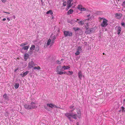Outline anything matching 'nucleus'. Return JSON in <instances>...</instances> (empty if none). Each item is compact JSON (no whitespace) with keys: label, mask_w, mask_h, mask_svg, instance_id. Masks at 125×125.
I'll list each match as a JSON object with an SVG mask.
<instances>
[{"label":"nucleus","mask_w":125,"mask_h":125,"mask_svg":"<svg viewBox=\"0 0 125 125\" xmlns=\"http://www.w3.org/2000/svg\"><path fill=\"white\" fill-rule=\"evenodd\" d=\"M75 109V108H73V109L69 111V113H66L65 114V115L67 117L70 121L73 122V119L72 118L76 119L78 116L76 114L73 113V112Z\"/></svg>","instance_id":"1"},{"label":"nucleus","mask_w":125,"mask_h":125,"mask_svg":"<svg viewBox=\"0 0 125 125\" xmlns=\"http://www.w3.org/2000/svg\"><path fill=\"white\" fill-rule=\"evenodd\" d=\"M36 102H31V105H28L27 104H25L24 105V106L25 109L29 110L33 109L36 108L37 106L35 105H33V104H37Z\"/></svg>","instance_id":"2"},{"label":"nucleus","mask_w":125,"mask_h":125,"mask_svg":"<svg viewBox=\"0 0 125 125\" xmlns=\"http://www.w3.org/2000/svg\"><path fill=\"white\" fill-rule=\"evenodd\" d=\"M49 107L51 108H57L58 107L56 105L52 104H47V106L44 105V107L48 111H49V109L47 107Z\"/></svg>","instance_id":"3"},{"label":"nucleus","mask_w":125,"mask_h":125,"mask_svg":"<svg viewBox=\"0 0 125 125\" xmlns=\"http://www.w3.org/2000/svg\"><path fill=\"white\" fill-rule=\"evenodd\" d=\"M94 31V29L93 28L89 29V27H86V31H85V33L86 34H89L92 33Z\"/></svg>","instance_id":"4"},{"label":"nucleus","mask_w":125,"mask_h":125,"mask_svg":"<svg viewBox=\"0 0 125 125\" xmlns=\"http://www.w3.org/2000/svg\"><path fill=\"white\" fill-rule=\"evenodd\" d=\"M64 34L65 37L72 36V33L71 32L64 31Z\"/></svg>","instance_id":"5"},{"label":"nucleus","mask_w":125,"mask_h":125,"mask_svg":"<svg viewBox=\"0 0 125 125\" xmlns=\"http://www.w3.org/2000/svg\"><path fill=\"white\" fill-rule=\"evenodd\" d=\"M107 22V20L106 19H104L103 20V23L101 24V25L103 27H105L108 24Z\"/></svg>","instance_id":"6"},{"label":"nucleus","mask_w":125,"mask_h":125,"mask_svg":"<svg viewBox=\"0 0 125 125\" xmlns=\"http://www.w3.org/2000/svg\"><path fill=\"white\" fill-rule=\"evenodd\" d=\"M36 64L35 63L32 61L28 63V67L29 68L31 69L34 66H35Z\"/></svg>","instance_id":"7"},{"label":"nucleus","mask_w":125,"mask_h":125,"mask_svg":"<svg viewBox=\"0 0 125 125\" xmlns=\"http://www.w3.org/2000/svg\"><path fill=\"white\" fill-rule=\"evenodd\" d=\"M115 15L116 19H119L121 18L122 16V14L121 13H117L115 14Z\"/></svg>","instance_id":"8"},{"label":"nucleus","mask_w":125,"mask_h":125,"mask_svg":"<svg viewBox=\"0 0 125 125\" xmlns=\"http://www.w3.org/2000/svg\"><path fill=\"white\" fill-rule=\"evenodd\" d=\"M78 7V9L80 11H85L86 10V8L83 7L81 5H79Z\"/></svg>","instance_id":"9"},{"label":"nucleus","mask_w":125,"mask_h":125,"mask_svg":"<svg viewBox=\"0 0 125 125\" xmlns=\"http://www.w3.org/2000/svg\"><path fill=\"white\" fill-rule=\"evenodd\" d=\"M3 97L5 100L7 101H9V96L7 95L6 94H5L3 95Z\"/></svg>","instance_id":"10"},{"label":"nucleus","mask_w":125,"mask_h":125,"mask_svg":"<svg viewBox=\"0 0 125 125\" xmlns=\"http://www.w3.org/2000/svg\"><path fill=\"white\" fill-rule=\"evenodd\" d=\"M78 77L80 80L82 79V77L83 76L82 73L81 71H79L78 72Z\"/></svg>","instance_id":"11"},{"label":"nucleus","mask_w":125,"mask_h":125,"mask_svg":"<svg viewBox=\"0 0 125 125\" xmlns=\"http://www.w3.org/2000/svg\"><path fill=\"white\" fill-rule=\"evenodd\" d=\"M62 67L61 68V66H58L56 68V72H58L60 71H62Z\"/></svg>","instance_id":"12"},{"label":"nucleus","mask_w":125,"mask_h":125,"mask_svg":"<svg viewBox=\"0 0 125 125\" xmlns=\"http://www.w3.org/2000/svg\"><path fill=\"white\" fill-rule=\"evenodd\" d=\"M115 29L117 30V34L119 35L120 34L121 30V28L119 26L118 27H116L115 28Z\"/></svg>","instance_id":"13"},{"label":"nucleus","mask_w":125,"mask_h":125,"mask_svg":"<svg viewBox=\"0 0 125 125\" xmlns=\"http://www.w3.org/2000/svg\"><path fill=\"white\" fill-rule=\"evenodd\" d=\"M76 22H77V21L74 20H72L69 21H68V22L70 23L71 25L73 24Z\"/></svg>","instance_id":"14"},{"label":"nucleus","mask_w":125,"mask_h":125,"mask_svg":"<svg viewBox=\"0 0 125 125\" xmlns=\"http://www.w3.org/2000/svg\"><path fill=\"white\" fill-rule=\"evenodd\" d=\"M68 72L69 73H70V74L68 73H66L65 72H63V73L64 74H66L67 75H72L73 74V72L72 71H68Z\"/></svg>","instance_id":"15"},{"label":"nucleus","mask_w":125,"mask_h":125,"mask_svg":"<svg viewBox=\"0 0 125 125\" xmlns=\"http://www.w3.org/2000/svg\"><path fill=\"white\" fill-rule=\"evenodd\" d=\"M73 12V10L72 9H71L69 10L68 11L67 14L68 15H69L70 14L72 13Z\"/></svg>","instance_id":"16"},{"label":"nucleus","mask_w":125,"mask_h":125,"mask_svg":"<svg viewBox=\"0 0 125 125\" xmlns=\"http://www.w3.org/2000/svg\"><path fill=\"white\" fill-rule=\"evenodd\" d=\"M78 23L80 26H82L83 24H84V22L83 21H81L78 22Z\"/></svg>","instance_id":"17"},{"label":"nucleus","mask_w":125,"mask_h":125,"mask_svg":"<svg viewBox=\"0 0 125 125\" xmlns=\"http://www.w3.org/2000/svg\"><path fill=\"white\" fill-rule=\"evenodd\" d=\"M29 73V72L28 71H27L23 73V74L22 76V77H24L26 75Z\"/></svg>","instance_id":"18"},{"label":"nucleus","mask_w":125,"mask_h":125,"mask_svg":"<svg viewBox=\"0 0 125 125\" xmlns=\"http://www.w3.org/2000/svg\"><path fill=\"white\" fill-rule=\"evenodd\" d=\"M29 47V46H24L22 47V49L25 50H28Z\"/></svg>","instance_id":"19"},{"label":"nucleus","mask_w":125,"mask_h":125,"mask_svg":"<svg viewBox=\"0 0 125 125\" xmlns=\"http://www.w3.org/2000/svg\"><path fill=\"white\" fill-rule=\"evenodd\" d=\"M35 48V46L34 45H32L30 48V50L31 51L33 50H34Z\"/></svg>","instance_id":"20"},{"label":"nucleus","mask_w":125,"mask_h":125,"mask_svg":"<svg viewBox=\"0 0 125 125\" xmlns=\"http://www.w3.org/2000/svg\"><path fill=\"white\" fill-rule=\"evenodd\" d=\"M70 67L68 66H64L62 67V69H64V70L70 68Z\"/></svg>","instance_id":"21"},{"label":"nucleus","mask_w":125,"mask_h":125,"mask_svg":"<svg viewBox=\"0 0 125 125\" xmlns=\"http://www.w3.org/2000/svg\"><path fill=\"white\" fill-rule=\"evenodd\" d=\"M46 13L47 14H49L51 15H52L53 13L52 11L51 10H50L47 11Z\"/></svg>","instance_id":"22"},{"label":"nucleus","mask_w":125,"mask_h":125,"mask_svg":"<svg viewBox=\"0 0 125 125\" xmlns=\"http://www.w3.org/2000/svg\"><path fill=\"white\" fill-rule=\"evenodd\" d=\"M73 30H74V31L76 32L77 31H79L80 30V28L78 27L74 28H73Z\"/></svg>","instance_id":"23"},{"label":"nucleus","mask_w":125,"mask_h":125,"mask_svg":"<svg viewBox=\"0 0 125 125\" xmlns=\"http://www.w3.org/2000/svg\"><path fill=\"white\" fill-rule=\"evenodd\" d=\"M19 84L18 83H15L14 85V87L15 88L17 89L19 87Z\"/></svg>","instance_id":"24"},{"label":"nucleus","mask_w":125,"mask_h":125,"mask_svg":"<svg viewBox=\"0 0 125 125\" xmlns=\"http://www.w3.org/2000/svg\"><path fill=\"white\" fill-rule=\"evenodd\" d=\"M83 32L81 29H80L79 31V34L80 35H81L83 34Z\"/></svg>","instance_id":"25"},{"label":"nucleus","mask_w":125,"mask_h":125,"mask_svg":"<svg viewBox=\"0 0 125 125\" xmlns=\"http://www.w3.org/2000/svg\"><path fill=\"white\" fill-rule=\"evenodd\" d=\"M27 42L22 43L20 45V46L21 47H23L24 46L27 45Z\"/></svg>","instance_id":"26"},{"label":"nucleus","mask_w":125,"mask_h":125,"mask_svg":"<svg viewBox=\"0 0 125 125\" xmlns=\"http://www.w3.org/2000/svg\"><path fill=\"white\" fill-rule=\"evenodd\" d=\"M77 113L78 115V117L79 118H80L81 117V112L80 111H79L77 112Z\"/></svg>","instance_id":"27"},{"label":"nucleus","mask_w":125,"mask_h":125,"mask_svg":"<svg viewBox=\"0 0 125 125\" xmlns=\"http://www.w3.org/2000/svg\"><path fill=\"white\" fill-rule=\"evenodd\" d=\"M29 56V55L28 54L26 53L24 55V58L25 59V57H26V60L28 58Z\"/></svg>","instance_id":"28"},{"label":"nucleus","mask_w":125,"mask_h":125,"mask_svg":"<svg viewBox=\"0 0 125 125\" xmlns=\"http://www.w3.org/2000/svg\"><path fill=\"white\" fill-rule=\"evenodd\" d=\"M51 42V40L50 39H49L47 41V45H49L50 44V43Z\"/></svg>","instance_id":"29"},{"label":"nucleus","mask_w":125,"mask_h":125,"mask_svg":"<svg viewBox=\"0 0 125 125\" xmlns=\"http://www.w3.org/2000/svg\"><path fill=\"white\" fill-rule=\"evenodd\" d=\"M34 69H38L39 70L41 69V68L40 66L35 67H34Z\"/></svg>","instance_id":"30"},{"label":"nucleus","mask_w":125,"mask_h":125,"mask_svg":"<svg viewBox=\"0 0 125 125\" xmlns=\"http://www.w3.org/2000/svg\"><path fill=\"white\" fill-rule=\"evenodd\" d=\"M80 52L79 51H77L75 53V55L76 56L80 54Z\"/></svg>","instance_id":"31"},{"label":"nucleus","mask_w":125,"mask_h":125,"mask_svg":"<svg viewBox=\"0 0 125 125\" xmlns=\"http://www.w3.org/2000/svg\"><path fill=\"white\" fill-rule=\"evenodd\" d=\"M73 4V3H71L67 4V6H68L69 7H71L72 6V5Z\"/></svg>","instance_id":"32"},{"label":"nucleus","mask_w":125,"mask_h":125,"mask_svg":"<svg viewBox=\"0 0 125 125\" xmlns=\"http://www.w3.org/2000/svg\"><path fill=\"white\" fill-rule=\"evenodd\" d=\"M81 46L78 47L77 49V51H81Z\"/></svg>","instance_id":"33"},{"label":"nucleus","mask_w":125,"mask_h":125,"mask_svg":"<svg viewBox=\"0 0 125 125\" xmlns=\"http://www.w3.org/2000/svg\"><path fill=\"white\" fill-rule=\"evenodd\" d=\"M57 74L61 75L62 74H63V72L60 71L59 72H58L57 73Z\"/></svg>","instance_id":"34"},{"label":"nucleus","mask_w":125,"mask_h":125,"mask_svg":"<svg viewBox=\"0 0 125 125\" xmlns=\"http://www.w3.org/2000/svg\"><path fill=\"white\" fill-rule=\"evenodd\" d=\"M66 1H64V2H63V5L64 6H66Z\"/></svg>","instance_id":"35"},{"label":"nucleus","mask_w":125,"mask_h":125,"mask_svg":"<svg viewBox=\"0 0 125 125\" xmlns=\"http://www.w3.org/2000/svg\"><path fill=\"white\" fill-rule=\"evenodd\" d=\"M121 108L122 109V112H125V110L124 109V107H121Z\"/></svg>","instance_id":"36"},{"label":"nucleus","mask_w":125,"mask_h":125,"mask_svg":"<svg viewBox=\"0 0 125 125\" xmlns=\"http://www.w3.org/2000/svg\"><path fill=\"white\" fill-rule=\"evenodd\" d=\"M54 43V41L53 40H52V41H51V42H50V44L51 45H52V44Z\"/></svg>","instance_id":"37"},{"label":"nucleus","mask_w":125,"mask_h":125,"mask_svg":"<svg viewBox=\"0 0 125 125\" xmlns=\"http://www.w3.org/2000/svg\"><path fill=\"white\" fill-rule=\"evenodd\" d=\"M121 25L123 26L124 27H125V23L124 22H123L121 23Z\"/></svg>","instance_id":"38"},{"label":"nucleus","mask_w":125,"mask_h":125,"mask_svg":"<svg viewBox=\"0 0 125 125\" xmlns=\"http://www.w3.org/2000/svg\"><path fill=\"white\" fill-rule=\"evenodd\" d=\"M56 63H57L58 64H60L61 63L60 61H56Z\"/></svg>","instance_id":"39"},{"label":"nucleus","mask_w":125,"mask_h":125,"mask_svg":"<svg viewBox=\"0 0 125 125\" xmlns=\"http://www.w3.org/2000/svg\"><path fill=\"white\" fill-rule=\"evenodd\" d=\"M122 5L123 6H125V1H124L122 4Z\"/></svg>","instance_id":"40"},{"label":"nucleus","mask_w":125,"mask_h":125,"mask_svg":"<svg viewBox=\"0 0 125 125\" xmlns=\"http://www.w3.org/2000/svg\"><path fill=\"white\" fill-rule=\"evenodd\" d=\"M71 3V1H69L68 0L67 1V4Z\"/></svg>","instance_id":"41"},{"label":"nucleus","mask_w":125,"mask_h":125,"mask_svg":"<svg viewBox=\"0 0 125 125\" xmlns=\"http://www.w3.org/2000/svg\"><path fill=\"white\" fill-rule=\"evenodd\" d=\"M74 107V106L73 105H72L70 107V109H72V108H73H73H73Z\"/></svg>","instance_id":"42"},{"label":"nucleus","mask_w":125,"mask_h":125,"mask_svg":"<svg viewBox=\"0 0 125 125\" xmlns=\"http://www.w3.org/2000/svg\"><path fill=\"white\" fill-rule=\"evenodd\" d=\"M29 53L30 54H32V51L31 50H30V51H29Z\"/></svg>","instance_id":"43"},{"label":"nucleus","mask_w":125,"mask_h":125,"mask_svg":"<svg viewBox=\"0 0 125 125\" xmlns=\"http://www.w3.org/2000/svg\"><path fill=\"white\" fill-rule=\"evenodd\" d=\"M67 6V7L66 8V11H67L70 8V7L68 6Z\"/></svg>","instance_id":"44"},{"label":"nucleus","mask_w":125,"mask_h":125,"mask_svg":"<svg viewBox=\"0 0 125 125\" xmlns=\"http://www.w3.org/2000/svg\"><path fill=\"white\" fill-rule=\"evenodd\" d=\"M6 0H1L2 1L3 3L5 2Z\"/></svg>","instance_id":"45"},{"label":"nucleus","mask_w":125,"mask_h":125,"mask_svg":"<svg viewBox=\"0 0 125 125\" xmlns=\"http://www.w3.org/2000/svg\"><path fill=\"white\" fill-rule=\"evenodd\" d=\"M41 4L42 6H44L45 5V4L43 2L41 3Z\"/></svg>","instance_id":"46"},{"label":"nucleus","mask_w":125,"mask_h":125,"mask_svg":"<svg viewBox=\"0 0 125 125\" xmlns=\"http://www.w3.org/2000/svg\"><path fill=\"white\" fill-rule=\"evenodd\" d=\"M7 19L8 21H9L10 20V19L9 17L7 18Z\"/></svg>","instance_id":"47"},{"label":"nucleus","mask_w":125,"mask_h":125,"mask_svg":"<svg viewBox=\"0 0 125 125\" xmlns=\"http://www.w3.org/2000/svg\"><path fill=\"white\" fill-rule=\"evenodd\" d=\"M3 12L4 13H8V14H10V13L8 12H5V11H3Z\"/></svg>","instance_id":"48"},{"label":"nucleus","mask_w":125,"mask_h":125,"mask_svg":"<svg viewBox=\"0 0 125 125\" xmlns=\"http://www.w3.org/2000/svg\"><path fill=\"white\" fill-rule=\"evenodd\" d=\"M6 20V19L5 18H3L2 19V21H4Z\"/></svg>","instance_id":"49"},{"label":"nucleus","mask_w":125,"mask_h":125,"mask_svg":"<svg viewBox=\"0 0 125 125\" xmlns=\"http://www.w3.org/2000/svg\"><path fill=\"white\" fill-rule=\"evenodd\" d=\"M77 125H79V122H77Z\"/></svg>","instance_id":"50"},{"label":"nucleus","mask_w":125,"mask_h":125,"mask_svg":"<svg viewBox=\"0 0 125 125\" xmlns=\"http://www.w3.org/2000/svg\"><path fill=\"white\" fill-rule=\"evenodd\" d=\"M18 70V69H15V72H16Z\"/></svg>","instance_id":"51"},{"label":"nucleus","mask_w":125,"mask_h":125,"mask_svg":"<svg viewBox=\"0 0 125 125\" xmlns=\"http://www.w3.org/2000/svg\"><path fill=\"white\" fill-rule=\"evenodd\" d=\"M100 19H101L100 20H103L104 19L103 18H100Z\"/></svg>","instance_id":"52"},{"label":"nucleus","mask_w":125,"mask_h":125,"mask_svg":"<svg viewBox=\"0 0 125 125\" xmlns=\"http://www.w3.org/2000/svg\"><path fill=\"white\" fill-rule=\"evenodd\" d=\"M79 20V19H76V21H79V20Z\"/></svg>","instance_id":"53"},{"label":"nucleus","mask_w":125,"mask_h":125,"mask_svg":"<svg viewBox=\"0 0 125 125\" xmlns=\"http://www.w3.org/2000/svg\"><path fill=\"white\" fill-rule=\"evenodd\" d=\"M23 74H20V75L22 76V75H23Z\"/></svg>","instance_id":"54"},{"label":"nucleus","mask_w":125,"mask_h":125,"mask_svg":"<svg viewBox=\"0 0 125 125\" xmlns=\"http://www.w3.org/2000/svg\"><path fill=\"white\" fill-rule=\"evenodd\" d=\"M90 16V14H89L87 16L88 17H89V16Z\"/></svg>","instance_id":"55"},{"label":"nucleus","mask_w":125,"mask_h":125,"mask_svg":"<svg viewBox=\"0 0 125 125\" xmlns=\"http://www.w3.org/2000/svg\"><path fill=\"white\" fill-rule=\"evenodd\" d=\"M69 1H71V2H72V1H73V0H68Z\"/></svg>","instance_id":"56"},{"label":"nucleus","mask_w":125,"mask_h":125,"mask_svg":"<svg viewBox=\"0 0 125 125\" xmlns=\"http://www.w3.org/2000/svg\"><path fill=\"white\" fill-rule=\"evenodd\" d=\"M41 3L43 2L42 0H41Z\"/></svg>","instance_id":"57"},{"label":"nucleus","mask_w":125,"mask_h":125,"mask_svg":"<svg viewBox=\"0 0 125 125\" xmlns=\"http://www.w3.org/2000/svg\"><path fill=\"white\" fill-rule=\"evenodd\" d=\"M55 39V37H54V38H53V41H54V39Z\"/></svg>","instance_id":"58"},{"label":"nucleus","mask_w":125,"mask_h":125,"mask_svg":"<svg viewBox=\"0 0 125 125\" xmlns=\"http://www.w3.org/2000/svg\"><path fill=\"white\" fill-rule=\"evenodd\" d=\"M103 55H104V53H103Z\"/></svg>","instance_id":"59"},{"label":"nucleus","mask_w":125,"mask_h":125,"mask_svg":"<svg viewBox=\"0 0 125 125\" xmlns=\"http://www.w3.org/2000/svg\"><path fill=\"white\" fill-rule=\"evenodd\" d=\"M63 60V59H61V61H62V60Z\"/></svg>","instance_id":"60"},{"label":"nucleus","mask_w":125,"mask_h":125,"mask_svg":"<svg viewBox=\"0 0 125 125\" xmlns=\"http://www.w3.org/2000/svg\"><path fill=\"white\" fill-rule=\"evenodd\" d=\"M121 111V110H120L119 111L120 112V111Z\"/></svg>","instance_id":"61"},{"label":"nucleus","mask_w":125,"mask_h":125,"mask_svg":"<svg viewBox=\"0 0 125 125\" xmlns=\"http://www.w3.org/2000/svg\"><path fill=\"white\" fill-rule=\"evenodd\" d=\"M53 17L52 18H53Z\"/></svg>","instance_id":"62"},{"label":"nucleus","mask_w":125,"mask_h":125,"mask_svg":"<svg viewBox=\"0 0 125 125\" xmlns=\"http://www.w3.org/2000/svg\"><path fill=\"white\" fill-rule=\"evenodd\" d=\"M53 17L52 18H53Z\"/></svg>","instance_id":"63"},{"label":"nucleus","mask_w":125,"mask_h":125,"mask_svg":"<svg viewBox=\"0 0 125 125\" xmlns=\"http://www.w3.org/2000/svg\"><path fill=\"white\" fill-rule=\"evenodd\" d=\"M53 17L52 18H53Z\"/></svg>","instance_id":"64"}]
</instances>
